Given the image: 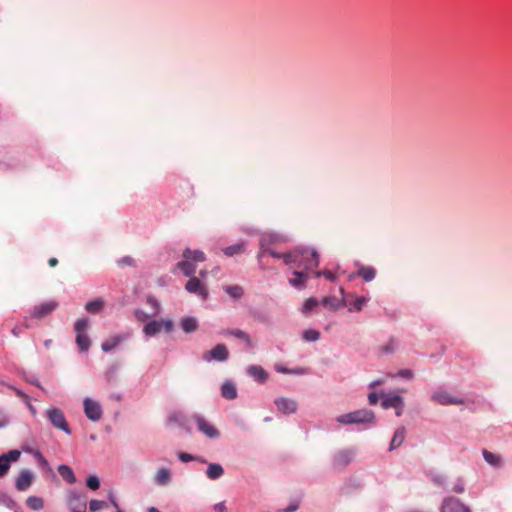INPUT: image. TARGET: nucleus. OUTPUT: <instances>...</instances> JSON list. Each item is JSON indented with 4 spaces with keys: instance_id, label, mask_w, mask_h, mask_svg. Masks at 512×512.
<instances>
[{
    "instance_id": "nucleus-1",
    "label": "nucleus",
    "mask_w": 512,
    "mask_h": 512,
    "mask_svg": "<svg viewBox=\"0 0 512 512\" xmlns=\"http://www.w3.org/2000/svg\"><path fill=\"white\" fill-rule=\"evenodd\" d=\"M284 263L289 266L303 268L306 271L312 270L319 265L318 254L313 249H294L283 256Z\"/></svg>"
},
{
    "instance_id": "nucleus-2",
    "label": "nucleus",
    "mask_w": 512,
    "mask_h": 512,
    "mask_svg": "<svg viewBox=\"0 0 512 512\" xmlns=\"http://www.w3.org/2000/svg\"><path fill=\"white\" fill-rule=\"evenodd\" d=\"M337 422L343 425L348 424H373L375 422V414L371 410L361 409L337 417Z\"/></svg>"
},
{
    "instance_id": "nucleus-3",
    "label": "nucleus",
    "mask_w": 512,
    "mask_h": 512,
    "mask_svg": "<svg viewBox=\"0 0 512 512\" xmlns=\"http://www.w3.org/2000/svg\"><path fill=\"white\" fill-rule=\"evenodd\" d=\"M89 321L87 318L78 319L75 322L74 330L76 332V343L82 352L88 351L90 347V339L86 334Z\"/></svg>"
},
{
    "instance_id": "nucleus-4",
    "label": "nucleus",
    "mask_w": 512,
    "mask_h": 512,
    "mask_svg": "<svg viewBox=\"0 0 512 512\" xmlns=\"http://www.w3.org/2000/svg\"><path fill=\"white\" fill-rule=\"evenodd\" d=\"M47 417H48L49 421L51 422V424L55 428L64 431L68 435L71 434V430H70L69 425H68V423L66 421L64 413L60 409L54 408V407L48 409L47 410Z\"/></svg>"
},
{
    "instance_id": "nucleus-5",
    "label": "nucleus",
    "mask_w": 512,
    "mask_h": 512,
    "mask_svg": "<svg viewBox=\"0 0 512 512\" xmlns=\"http://www.w3.org/2000/svg\"><path fill=\"white\" fill-rule=\"evenodd\" d=\"M67 504L71 512H86L87 496L75 491H70L67 495Z\"/></svg>"
},
{
    "instance_id": "nucleus-6",
    "label": "nucleus",
    "mask_w": 512,
    "mask_h": 512,
    "mask_svg": "<svg viewBox=\"0 0 512 512\" xmlns=\"http://www.w3.org/2000/svg\"><path fill=\"white\" fill-rule=\"evenodd\" d=\"M165 329L166 332H171L173 329V323L170 320H161V321H151L144 326V333L147 336H154L159 333L162 329Z\"/></svg>"
},
{
    "instance_id": "nucleus-7",
    "label": "nucleus",
    "mask_w": 512,
    "mask_h": 512,
    "mask_svg": "<svg viewBox=\"0 0 512 512\" xmlns=\"http://www.w3.org/2000/svg\"><path fill=\"white\" fill-rule=\"evenodd\" d=\"M441 512H470V509L459 499L450 496L443 500Z\"/></svg>"
},
{
    "instance_id": "nucleus-8",
    "label": "nucleus",
    "mask_w": 512,
    "mask_h": 512,
    "mask_svg": "<svg viewBox=\"0 0 512 512\" xmlns=\"http://www.w3.org/2000/svg\"><path fill=\"white\" fill-rule=\"evenodd\" d=\"M432 401L440 405H460L464 400L457 396H452L446 391L438 390L431 396Z\"/></svg>"
},
{
    "instance_id": "nucleus-9",
    "label": "nucleus",
    "mask_w": 512,
    "mask_h": 512,
    "mask_svg": "<svg viewBox=\"0 0 512 512\" xmlns=\"http://www.w3.org/2000/svg\"><path fill=\"white\" fill-rule=\"evenodd\" d=\"M229 357V352L227 347L224 344H217L212 350L207 351L203 354V359L205 361H226Z\"/></svg>"
},
{
    "instance_id": "nucleus-10",
    "label": "nucleus",
    "mask_w": 512,
    "mask_h": 512,
    "mask_svg": "<svg viewBox=\"0 0 512 512\" xmlns=\"http://www.w3.org/2000/svg\"><path fill=\"white\" fill-rule=\"evenodd\" d=\"M185 289L192 294H197L202 300L208 298V290L197 277H190Z\"/></svg>"
},
{
    "instance_id": "nucleus-11",
    "label": "nucleus",
    "mask_w": 512,
    "mask_h": 512,
    "mask_svg": "<svg viewBox=\"0 0 512 512\" xmlns=\"http://www.w3.org/2000/svg\"><path fill=\"white\" fill-rule=\"evenodd\" d=\"M84 412L87 418L92 421H98L102 417L101 406L90 398L84 400Z\"/></svg>"
},
{
    "instance_id": "nucleus-12",
    "label": "nucleus",
    "mask_w": 512,
    "mask_h": 512,
    "mask_svg": "<svg viewBox=\"0 0 512 512\" xmlns=\"http://www.w3.org/2000/svg\"><path fill=\"white\" fill-rule=\"evenodd\" d=\"M58 307V303L56 301H49L42 303L38 306H35L31 317L32 318H44L47 315L51 314Z\"/></svg>"
},
{
    "instance_id": "nucleus-13",
    "label": "nucleus",
    "mask_w": 512,
    "mask_h": 512,
    "mask_svg": "<svg viewBox=\"0 0 512 512\" xmlns=\"http://www.w3.org/2000/svg\"><path fill=\"white\" fill-rule=\"evenodd\" d=\"M192 419L196 422L198 429L210 438H216L219 435V431L204 418L198 415H194Z\"/></svg>"
},
{
    "instance_id": "nucleus-14",
    "label": "nucleus",
    "mask_w": 512,
    "mask_h": 512,
    "mask_svg": "<svg viewBox=\"0 0 512 512\" xmlns=\"http://www.w3.org/2000/svg\"><path fill=\"white\" fill-rule=\"evenodd\" d=\"M275 405L277 409L283 414H292L297 410V402L290 398H277L275 400Z\"/></svg>"
},
{
    "instance_id": "nucleus-15",
    "label": "nucleus",
    "mask_w": 512,
    "mask_h": 512,
    "mask_svg": "<svg viewBox=\"0 0 512 512\" xmlns=\"http://www.w3.org/2000/svg\"><path fill=\"white\" fill-rule=\"evenodd\" d=\"M33 482V474L29 470H23L20 472L16 479V489L19 491L27 490Z\"/></svg>"
},
{
    "instance_id": "nucleus-16",
    "label": "nucleus",
    "mask_w": 512,
    "mask_h": 512,
    "mask_svg": "<svg viewBox=\"0 0 512 512\" xmlns=\"http://www.w3.org/2000/svg\"><path fill=\"white\" fill-rule=\"evenodd\" d=\"M247 374L259 383H265L268 380V373L258 365H250L247 367Z\"/></svg>"
},
{
    "instance_id": "nucleus-17",
    "label": "nucleus",
    "mask_w": 512,
    "mask_h": 512,
    "mask_svg": "<svg viewBox=\"0 0 512 512\" xmlns=\"http://www.w3.org/2000/svg\"><path fill=\"white\" fill-rule=\"evenodd\" d=\"M381 406L384 409L396 408L397 406H404V400L399 395H384Z\"/></svg>"
},
{
    "instance_id": "nucleus-18",
    "label": "nucleus",
    "mask_w": 512,
    "mask_h": 512,
    "mask_svg": "<svg viewBox=\"0 0 512 512\" xmlns=\"http://www.w3.org/2000/svg\"><path fill=\"white\" fill-rule=\"evenodd\" d=\"M265 254H268L274 258H277V259H280L282 258L283 259V256L285 253L281 254V253H278L272 249H270L269 247H267V239L266 238H261L260 240V252L258 253V260L261 261V259L263 258V256Z\"/></svg>"
},
{
    "instance_id": "nucleus-19",
    "label": "nucleus",
    "mask_w": 512,
    "mask_h": 512,
    "mask_svg": "<svg viewBox=\"0 0 512 512\" xmlns=\"http://www.w3.org/2000/svg\"><path fill=\"white\" fill-rule=\"evenodd\" d=\"M224 334L234 336L238 339L243 340L246 343L248 348L253 347V341H252L251 337L246 332H244L240 329H227L224 331Z\"/></svg>"
},
{
    "instance_id": "nucleus-20",
    "label": "nucleus",
    "mask_w": 512,
    "mask_h": 512,
    "mask_svg": "<svg viewBox=\"0 0 512 512\" xmlns=\"http://www.w3.org/2000/svg\"><path fill=\"white\" fill-rule=\"evenodd\" d=\"M359 267L357 275L360 276L364 281L370 282L372 281L376 276V270L371 266H363L360 264H357Z\"/></svg>"
},
{
    "instance_id": "nucleus-21",
    "label": "nucleus",
    "mask_w": 512,
    "mask_h": 512,
    "mask_svg": "<svg viewBox=\"0 0 512 512\" xmlns=\"http://www.w3.org/2000/svg\"><path fill=\"white\" fill-rule=\"evenodd\" d=\"M177 268L180 269L185 276L193 277V274L196 271V265L190 261V259H185L177 263Z\"/></svg>"
},
{
    "instance_id": "nucleus-22",
    "label": "nucleus",
    "mask_w": 512,
    "mask_h": 512,
    "mask_svg": "<svg viewBox=\"0 0 512 512\" xmlns=\"http://www.w3.org/2000/svg\"><path fill=\"white\" fill-rule=\"evenodd\" d=\"M183 258L190 259L191 262H204L206 260L205 254L200 250H191L186 248L183 252Z\"/></svg>"
},
{
    "instance_id": "nucleus-23",
    "label": "nucleus",
    "mask_w": 512,
    "mask_h": 512,
    "mask_svg": "<svg viewBox=\"0 0 512 512\" xmlns=\"http://www.w3.org/2000/svg\"><path fill=\"white\" fill-rule=\"evenodd\" d=\"M221 394L228 400L235 399L237 397V390L235 385L230 381H226L221 387Z\"/></svg>"
},
{
    "instance_id": "nucleus-24",
    "label": "nucleus",
    "mask_w": 512,
    "mask_h": 512,
    "mask_svg": "<svg viewBox=\"0 0 512 512\" xmlns=\"http://www.w3.org/2000/svg\"><path fill=\"white\" fill-rule=\"evenodd\" d=\"M155 482L158 485L165 486L167 485L171 480V472L167 468H162L157 471L154 477Z\"/></svg>"
},
{
    "instance_id": "nucleus-25",
    "label": "nucleus",
    "mask_w": 512,
    "mask_h": 512,
    "mask_svg": "<svg viewBox=\"0 0 512 512\" xmlns=\"http://www.w3.org/2000/svg\"><path fill=\"white\" fill-rule=\"evenodd\" d=\"M126 337L117 335L114 337H111L110 339H107L104 341L101 345V348L105 352H109L113 350L115 347H117L122 341H124Z\"/></svg>"
},
{
    "instance_id": "nucleus-26",
    "label": "nucleus",
    "mask_w": 512,
    "mask_h": 512,
    "mask_svg": "<svg viewBox=\"0 0 512 512\" xmlns=\"http://www.w3.org/2000/svg\"><path fill=\"white\" fill-rule=\"evenodd\" d=\"M482 454H483V457H484L485 461H486L489 465H491V466H493V467H500V466H501V464H502V458H501V456H500V455L495 454V453H492V452H490V451H488V450H486V449H484V450L482 451Z\"/></svg>"
},
{
    "instance_id": "nucleus-27",
    "label": "nucleus",
    "mask_w": 512,
    "mask_h": 512,
    "mask_svg": "<svg viewBox=\"0 0 512 512\" xmlns=\"http://www.w3.org/2000/svg\"><path fill=\"white\" fill-rule=\"evenodd\" d=\"M206 474L209 479L215 480L223 476L224 469L220 464L212 463L209 464Z\"/></svg>"
},
{
    "instance_id": "nucleus-28",
    "label": "nucleus",
    "mask_w": 512,
    "mask_h": 512,
    "mask_svg": "<svg viewBox=\"0 0 512 512\" xmlns=\"http://www.w3.org/2000/svg\"><path fill=\"white\" fill-rule=\"evenodd\" d=\"M58 472L61 477L66 480L68 483L73 484L76 482V477L73 470L68 465H60L58 467Z\"/></svg>"
},
{
    "instance_id": "nucleus-29",
    "label": "nucleus",
    "mask_w": 512,
    "mask_h": 512,
    "mask_svg": "<svg viewBox=\"0 0 512 512\" xmlns=\"http://www.w3.org/2000/svg\"><path fill=\"white\" fill-rule=\"evenodd\" d=\"M168 422L170 424L175 423L179 426L185 428L188 432H190V428L187 425L188 419L185 417V415L181 412H175L170 417Z\"/></svg>"
},
{
    "instance_id": "nucleus-30",
    "label": "nucleus",
    "mask_w": 512,
    "mask_h": 512,
    "mask_svg": "<svg viewBox=\"0 0 512 512\" xmlns=\"http://www.w3.org/2000/svg\"><path fill=\"white\" fill-rule=\"evenodd\" d=\"M405 436H406L405 428L401 427V428L397 429L393 435L392 440H391L390 449L392 450V449L399 447L403 443Z\"/></svg>"
},
{
    "instance_id": "nucleus-31",
    "label": "nucleus",
    "mask_w": 512,
    "mask_h": 512,
    "mask_svg": "<svg viewBox=\"0 0 512 512\" xmlns=\"http://www.w3.org/2000/svg\"><path fill=\"white\" fill-rule=\"evenodd\" d=\"M292 278L289 279V283L294 287H301L307 280V274L304 271H294Z\"/></svg>"
},
{
    "instance_id": "nucleus-32",
    "label": "nucleus",
    "mask_w": 512,
    "mask_h": 512,
    "mask_svg": "<svg viewBox=\"0 0 512 512\" xmlns=\"http://www.w3.org/2000/svg\"><path fill=\"white\" fill-rule=\"evenodd\" d=\"M181 328L186 332V333H191L193 331H195L198 327V323H197V320L193 317H185L181 320Z\"/></svg>"
},
{
    "instance_id": "nucleus-33",
    "label": "nucleus",
    "mask_w": 512,
    "mask_h": 512,
    "mask_svg": "<svg viewBox=\"0 0 512 512\" xmlns=\"http://www.w3.org/2000/svg\"><path fill=\"white\" fill-rule=\"evenodd\" d=\"M26 505L32 509V510H35V511H39L41 509H43L44 507V501L42 498L40 497H37V496H30L27 498L26 500Z\"/></svg>"
},
{
    "instance_id": "nucleus-34",
    "label": "nucleus",
    "mask_w": 512,
    "mask_h": 512,
    "mask_svg": "<svg viewBox=\"0 0 512 512\" xmlns=\"http://www.w3.org/2000/svg\"><path fill=\"white\" fill-rule=\"evenodd\" d=\"M224 291L234 299H239L243 296L244 290L239 285H229L224 287Z\"/></svg>"
},
{
    "instance_id": "nucleus-35",
    "label": "nucleus",
    "mask_w": 512,
    "mask_h": 512,
    "mask_svg": "<svg viewBox=\"0 0 512 512\" xmlns=\"http://www.w3.org/2000/svg\"><path fill=\"white\" fill-rule=\"evenodd\" d=\"M103 306H104L103 300L96 299L94 301H90V302L86 303L85 309L89 313L96 314L102 310Z\"/></svg>"
},
{
    "instance_id": "nucleus-36",
    "label": "nucleus",
    "mask_w": 512,
    "mask_h": 512,
    "mask_svg": "<svg viewBox=\"0 0 512 512\" xmlns=\"http://www.w3.org/2000/svg\"><path fill=\"white\" fill-rule=\"evenodd\" d=\"M275 370L279 373H282V374H295V375H304L307 373L306 369L305 368H301V367H297V368H294V369H288L286 367H284L283 365H280V364H277L275 366Z\"/></svg>"
},
{
    "instance_id": "nucleus-37",
    "label": "nucleus",
    "mask_w": 512,
    "mask_h": 512,
    "mask_svg": "<svg viewBox=\"0 0 512 512\" xmlns=\"http://www.w3.org/2000/svg\"><path fill=\"white\" fill-rule=\"evenodd\" d=\"M223 252L227 256H234L236 254H240L244 252V244L243 243H237L231 246H228L223 249Z\"/></svg>"
},
{
    "instance_id": "nucleus-38",
    "label": "nucleus",
    "mask_w": 512,
    "mask_h": 512,
    "mask_svg": "<svg viewBox=\"0 0 512 512\" xmlns=\"http://www.w3.org/2000/svg\"><path fill=\"white\" fill-rule=\"evenodd\" d=\"M320 333L317 330L308 329L303 332V339L309 342L317 341Z\"/></svg>"
},
{
    "instance_id": "nucleus-39",
    "label": "nucleus",
    "mask_w": 512,
    "mask_h": 512,
    "mask_svg": "<svg viewBox=\"0 0 512 512\" xmlns=\"http://www.w3.org/2000/svg\"><path fill=\"white\" fill-rule=\"evenodd\" d=\"M20 455H21L20 451L14 449V450L8 451V453H6V454H3L2 457L5 461H7V463L10 464V462H16L19 459Z\"/></svg>"
},
{
    "instance_id": "nucleus-40",
    "label": "nucleus",
    "mask_w": 512,
    "mask_h": 512,
    "mask_svg": "<svg viewBox=\"0 0 512 512\" xmlns=\"http://www.w3.org/2000/svg\"><path fill=\"white\" fill-rule=\"evenodd\" d=\"M322 304L324 306L330 307L333 310H337L340 307V303L338 302V300L336 298H331V297L323 298L322 299Z\"/></svg>"
},
{
    "instance_id": "nucleus-41",
    "label": "nucleus",
    "mask_w": 512,
    "mask_h": 512,
    "mask_svg": "<svg viewBox=\"0 0 512 512\" xmlns=\"http://www.w3.org/2000/svg\"><path fill=\"white\" fill-rule=\"evenodd\" d=\"M86 485L91 490H97L100 487V481L97 476H89L86 480Z\"/></svg>"
},
{
    "instance_id": "nucleus-42",
    "label": "nucleus",
    "mask_w": 512,
    "mask_h": 512,
    "mask_svg": "<svg viewBox=\"0 0 512 512\" xmlns=\"http://www.w3.org/2000/svg\"><path fill=\"white\" fill-rule=\"evenodd\" d=\"M318 305V301L311 297V298H308L305 303H304V306H303V313H308L310 312L313 308H315L316 306Z\"/></svg>"
},
{
    "instance_id": "nucleus-43",
    "label": "nucleus",
    "mask_w": 512,
    "mask_h": 512,
    "mask_svg": "<svg viewBox=\"0 0 512 512\" xmlns=\"http://www.w3.org/2000/svg\"><path fill=\"white\" fill-rule=\"evenodd\" d=\"M368 299L366 297H357L354 302L351 304L352 308L356 311H360L363 306L367 303Z\"/></svg>"
},
{
    "instance_id": "nucleus-44",
    "label": "nucleus",
    "mask_w": 512,
    "mask_h": 512,
    "mask_svg": "<svg viewBox=\"0 0 512 512\" xmlns=\"http://www.w3.org/2000/svg\"><path fill=\"white\" fill-rule=\"evenodd\" d=\"M104 507H106V503L104 501H101V500H91L90 503H89V509L92 512H95V511H98L100 509H103Z\"/></svg>"
},
{
    "instance_id": "nucleus-45",
    "label": "nucleus",
    "mask_w": 512,
    "mask_h": 512,
    "mask_svg": "<svg viewBox=\"0 0 512 512\" xmlns=\"http://www.w3.org/2000/svg\"><path fill=\"white\" fill-rule=\"evenodd\" d=\"M10 469V464L0 456V478L4 477Z\"/></svg>"
},
{
    "instance_id": "nucleus-46",
    "label": "nucleus",
    "mask_w": 512,
    "mask_h": 512,
    "mask_svg": "<svg viewBox=\"0 0 512 512\" xmlns=\"http://www.w3.org/2000/svg\"><path fill=\"white\" fill-rule=\"evenodd\" d=\"M397 375L399 377L411 380L413 379L414 373L411 369H402L397 373Z\"/></svg>"
},
{
    "instance_id": "nucleus-47",
    "label": "nucleus",
    "mask_w": 512,
    "mask_h": 512,
    "mask_svg": "<svg viewBox=\"0 0 512 512\" xmlns=\"http://www.w3.org/2000/svg\"><path fill=\"white\" fill-rule=\"evenodd\" d=\"M324 276L326 279H328L329 281H334L336 279V276L333 272L329 271V270H325L323 272H317L316 273V276L319 277V276Z\"/></svg>"
},
{
    "instance_id": "nucleus-48",
    "label": "nucleus",
    "mask_w": 512,
    "mask_h": 512,
    "mask_svg": "<svg viewBox=\"0 0 512 512\" xmlns=\"http://www.w3.org/2000/svg\"><path fill=\"white\" fill-rule=\"evenodd\" d=\"M178 457L182 462H189L194 459V457L191 454L185 452H180L178 454Z\"/></svg>"
},
{
    "instance_id": "nucleus-49",
    "label": "nucleus",
    "mask_w": 512,
    "mask_h": 512,
    "mask_svg": "<svg viewBox=\"0 0 512 512\" xmlns=\"http://www.w3.org/2000/svg\"><path fill=\"white\" fill-rule=\"evenodd\" d=\"M464 490H465V489H464V484H463L461 481H459L458 483H456V484L453 486V488H452V491H454V492H456V493H459V494L463 493V492H464Z\"/></svg>"
},
{
    "instance_id": "nucleus-50",
    "label": "nucleus",
    "mask_w": 512,
    "mask_h": 512,
    "mask_svg": "<svg viewBox=\"0 0 512 512\" xmlns=\"http://www.w3.org/2000/svg\"><path fill=\"white\" fill-rule=\"evenodd\" d=\"M263 238L267 239V247H269L270 244L281 240V238L279 236H274V235H267V236H264Z\"/></svg>"
},
{
    "instance_id": "nucleus-51",
    "label": "nucleus",
    "mask_w": 512,
    "mask_h": 512,
    "mask_svg": "<svg viewBox=\"0 0 512 512\" xmlns=\"http://www.w3.org/2000/svg\"><path fill=\"white\" fill-rule=\"evenodd\" d=\"M135 317L139 320V321H145L148 317V315L144 312V311H141V310H137L135 312Z\"/></svg>"
},
{
    "instance_id": "nucleus-52",
    "label": "nucleus",
    "mask_w": 512,
    "mask_h": 512,
    "mask_svg": "<svg viewBox=\"0 0 512 512\" xmlns=\"http://www.w3.org/2000/svg\"><path fill=\"white\" fill-rule=\"evenodd\" d=\"M395 347L394 340H391L390 343L382 348V351L385 353L392 352Z\"/></svg>"
},
{
    "instance_id": "nucleus-53",
    "label": "nucleus",
    "mask_w": 512,
    "mask_h": 512,
    "mask_svg": "<svg viewBox=\"0 0 512 512\" xmlns=\"http://www.w3.org/2000/svg\"><path fill=\"white\" fill-rule=\"evenodd\" d=\"M214 509H215L217 512H226V506H225V503H224V502L217 503V504L214 506Z\"/></svg>"
},
{
    "instance_id": "nucleus-54",
    "label": "nucleus",
    "mask_w": 512,
    "mask_h": 512,
    "mask_svg": "<svg viewBox=\"0 0 512 512\" xmlns=\"http://www.w3.org/2000/svg\"><path fill=\"white\" fill-rule=\"evenodd\" d=\"M133 259L131 257H124L119 261L120 265H132Z\"/></svg>"
},
{
    "instance_id": "nucleus-55",
    "label": "nucleus",
    "mask_w": 512,
    "mask_h": 512,
    "mask_svg": "<svg viewBox=\"0 0 512 512\" xmlns=\"http://www.w3.org/2000/svg\"><path fill=\"white\" fill-rule=\"evenodd\" d=\"M368 401L371 405H374L378 401V396L375 393H370L368 396Z\"/></svg>"
},
{
    "instance_id": "nucleus-56",
    "label": "nucleus",
    "mask_w": 512,
    "mask_h": 512,
    "mask_svg": "<svg viewBox=\"0 0 512 512\" xmlns=\"http://www.w3.org/2000/svg\"><path fill=\"white\" fill-rule=\"evenodd\" d=\"M8 424L7 417L0 412V428L5 427Z\"/></svg>"
},
{
    "instance_id": "nucleus-57",
    "label": "nucleus",
    "mask_w": 512,
    "mask_h": 512,
    "mask_svg": "<svg viewBox=\"0 0 512 512\" xmlns=\"http://www.w3.org/2000/svg\"><path fill=\"white\" fill-rule=\"evenodd\" d=\"M36 455L38 456V459H39V463L42 465V466H47L48 465V462L47 460L41 455L40 452H37Z\"/></svg>"
},
{
    "instance_id": "nucleus-58",
    "label": "nucleus",
    "mask_w": 512,
    "mask_h": 512,
    "mask_svg": "<svg viewBox=\"0 0 512 512\" xmlns=\"http://www.w3.org/2000/svg\"><path fill=\"white\" fill-rule=\"evenodd\" d=\"M22 333V329L20 326H16L12 329V334L15 336V337H19L20 334Z\"/></svg>"
},
{
    "instance_id": "nucleus-59",
    "label": "nucleus",
    "mask_w": 512,
    "mask_h": 512,
    "mask_svg": "<svg viewBox=\"0 0 512 512\" xmlns=\"http://www.w3.org/2000/svg\"><path fill=\"white\" fill-rule=\"evenodd\" d=\"M48 264L50 267H55L58 264V260L55 257H52L48 260Z\"/></svg>"
},
{
    "instance_id": "nucleus-60",
    "label": "nucleus",
    "mask_w": 512,
    "mask_h": 512,
    "mask_svg": "<svg viewBox=\"0 0 512 512\" xmlns=\"http://www.w3.org/2000/svg\"><path fill=\"white\" fill-rule=\"evenodd\" d=\"M384 382H385V379H379V380L373 381V382L371 383V387H375V386H378V385H382Z\"/></svg>"
},
{
    "instance_id": "nucleus-61",
    "label": "nucleus",
    "mask_w": 512,
    "mask_h": 512,
    "mask_svg": "<svg viewBox=\"0 0 512 512\" xmlns=\"http://www.w3.org/2000/svg\"><path fill=\"white\" fill-rule=\"evenodd\" d=\"M297 508H298V505H291V506L287 507L284 511L285 512H293V511L297 510Z\"/></svg>"
},
{
    "instance_id": "nucleus-62",
    "label": "nucleus",
    "mask_w": 512,
    "mask_h": 512,
    "mask_svg": "<svg viewBox=\"0 0 512 512\" xmlns=\"http://www.w3.org/2000/svg\"><path fill=\"white\" fill-rule=\"evenodd\" d=\"M403 407L404 406H397L395 409H396V415L399 417L402 415L403 413Z\"/></svg>"
},
{
    "instance_id": "nucleus-63",
    "label": "nucleus",
    "mask_w": 512,
    "mask_h": 512,
    "mask_svg": "<svg viewBox=\"0 0 512 512\" xmlns=\"http://www.w3.org/2000/svg\"><path fill=\"white\" fill-rule=\"evenodd\" d=\"M148 512H160V511L155 507H150Z\"/></svg>"
},
{
    "instance_id": "nucleus-64",
    "label": "nucleus",
    "mask_w": 512,
    "mask_h": 512,
    "mask_svg": "<svg viewBox=\"0 0 512 512\" xmlns=\"http://www.w3.org/2000/svg\"><path fill=\"white\" fill-rule=\"evenodd\" d=\"M51 342H52V340H46L44 344H45V346L48 347L51 344Z\"/></svg>"
}]
</instances>
